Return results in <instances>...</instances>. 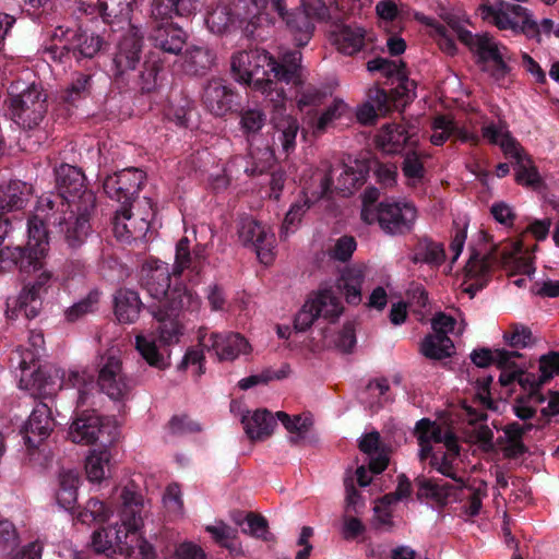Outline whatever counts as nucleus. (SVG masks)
<instances>
[{"label": "nucleus", "mask_w": 559, "mask_h": 559, "mask_svg": "<svg viewBox=\"0 0 559 559\" xmlns=\"http://www.w3.org/2000/svg\"><path fill=\"white\" fill-rule=\"evenodd\" d=\"M409 135L404 127L396 123L383 126L376 136L377 145L388 154H400L409 143Z\"/></svg>", "instance_id": "obj_34"}, {"label": "nucleus", "mask_w": 559, "mask_h": 559, "mask_svg": "<svg viewBox=\"0 0 559 559\" xmlns=\"http://www.w3.org/2000/svg\"><path fill=\"white\" fill-rule=\"evenodd\" d=\"M474 52L477 53V62L487 66L488 61L495 62L506 57L508 55V48L506 46H499L489 34L485 33L478 36Z\"/></svg>", "instance_id": "obj_45"}, {"label": "nucleus", "mask_w": 559, "mask_h": 559, "mask_svg": "<svg viewBox=\"0 0 559 559\" xmlns=\"http://www.w3.org/2000/svg\"><path fill=\"white\" fill-rule=\"evenodd\" d=\"M80 475L76 471L68 469L59 473V488L56 493L58 504L64 510L74 509L78 501Z\"/></svg>", "instance_id": "obj_37"}, {"label": "nucleus", "mask_w": 559, "mask_h": 559, "mask_svg": "<svg viewBox=\"0 0 559 559\" xmlns=\"http://www.w3.org/2000/svg\"><path fill=\"white\" fill-rule=\"evenodd\" d=\"M299 50L284 52L275 59L264 49L241 50L233 53L230 70L240 84L262 93L275 110L285 109L287 99L283 83L298 86L302 83Z\"/></svg>", "instance_id": "obj_1"}, {"label": "nucleus", "mask_w": 559, "mask_h": 559, "mask_svg": "<svg viewBox=\"0 0 559 559\" xmlns=\"http://www.w3.org/2000/svg\"><path fill=\"white\" fill-rule=\"evenodd\" d=\"M275 418H277L292 435L288 441L293 445H298L300 441L305 439L311 426V421L308 418H302L300 415L292 417L282 411L275 413Z\"/></svg>", "instance_id": "obj_43"}, {"label": "nucleus", "mask_w": 559, "mask_h": 559, "mask_svg": "<svg viewBox=\"0 0 559 559\" xmlns=\"http://www.w3.org/2000/svg\"><path fill=\"white\" fill-rule=\"evenodd\" d=\"M515 181L519 185L530 187L534 190L543 186V179L537 168L533 165L527 166L524 163L516 166Z\"/></svg>", "instance_id": "obj_57"}, {"label": "nucleus", "mask_w": 559, "mask_h": 559, "mask_svg": "<svg viewBox=\"0 0 559 559\" xmlns=\"http://www.w3.org/2000/svg\"><path fill=\"white\" fill-rule=\"evenodd\" d=\"M267 3V0H237L234 9L223 3L209 7L205 25L212 34L219 36L239 28L249 39H263L264 29L274 26Z\"/></svg>", "instance_id": "obj_6"}, {"label": "nucleus", "mask_w": 559, "mask_h": 559, "mask_svg": "<svg viewBox=\"0 0 559 559\" xmlns=\"http://www.w3.org/2000/svg\"><path fill=\"white\" fill-rule=\"evenodd\" d=\"M143 306L135 290L120 288L115 295V314L121 323L134 322Z\"/></svg>", "instance_id": "obj_35"}, {"label": "nucleus", "mask_w": 559, "mask_h": 559, "mask_svg": "<svg viewBox=\"0 0 559 559\" xmlns=\"http://www.w3.org/2000/svg\"><path fill=\"white\" fill-rule=\"evenodd\" d=\"M150 312L158 322L159 342L167 346L178 343L183 334V325L179 320L181 311L151 307Z\"/></svg>", "instance_id": "obj_29"}, {"label": "nucleus", "mask_w": 559, "mask_h": 559, "mask_svg": "<svg viewBox=\"0 0 559 559\" xmlns=\"http://www.w3.org/2000/svg\"><path fill=\"white\" fill-rule=\"evenodd\" d=\"M409 247V261L414 264H427L430 267H439L445 261V251L442 242L435 241L431 237L414 236Z\"/></svg>", "instance_id": "obj_26"}, {"label": "nucleus", "mask_w": 559, "mask_h": 559, "mask_svg": "<svg viewBox=\"0 0 559 559\" xmlns=\"http://www.w3.org/2000/svg\"><path fill=\"white\" fill-rule=\"evenodd\" d=\"M466 280H486L489 283L491 276V258L473 251L464 267Z\"/></svg>", "instance_id": "obj_48"}, {"label": "nucleus", "mask_w": 559, "mask_h": 559, "mask_svg": "<svg viewBox=\"0 0 559 559\" xmlns=\"http://www.w3.org/2000/svg\"><path fill=\"white\" fill-rule=\"evenodd\" d=\"M111 513L112 511L104 501L97 498H91L84 509L79 513L78 518L82 523H104L109 520Z\"/></svg>", "instance_id": "obj_53"}, {"label": "nucleus", "mask_w": 559, "mask_h": 559, "mask_svg": "<svg viewBox=\"0 0 559 559\" xmlns=\"http://www.w3.org/2000/svg\"><path fill=\"white\" fill-rule=\"evenodd\" d=\"M539 371L542 382H548L555 376L559 374V353L549 352L539 358Z\"/></svg>", "instance_id": "obj_63"}, {"label": "nucleus", "mask_w": 559, "mask_h": 559, "mask_svg": "<svg viewBox=\"0 0 559 559\" xmlns=\"http://www.w3.org/2000/svg\"><path fill=\"white\" fill-rule=\"evenodd\" d=\"M241 423L247 437L252 442L271 437L277 425L275 416L265 408L257 409L251 416L243 415Z\"/></svg>", "instance_id": "obj_30"}, {"label": "nucleus", "mask_w": 559, "mask_h": 559, "mask_svg": "<svg viewBox=\"0 0 559 559\" xmlns=\"http://www.w3.org/2000/svg\"><path fill=\"white\" fill-rule=\"evenodd\" d=\"M453 341L448 335L428 334L420 344V353L428 359L442 360L452 356Z\"/></svg>", "instance_id": "obj_39"}, {"label": "nucleus", "mask_w": 559, "mask_h": 559, "mask_svg": "<svg viewBox=\"0 0 559 559\" xmlns=\"http://www.w3.org/2000/svg\"><path fill=\"white\" fill-rule=\"evenodd\" d=\"M119 501L120 526L103 527L92 534L94 550L108 558L130 557L134 552L135 546L129 543V534L139 531L143 525V496L133 480L121 489Z\"/></svg>", "instance_id": "obj_5"}, {"label": "nucleus", "mask_w": 559, "mask_h": 559, "mask_svg": "<svg viewBox=\"0 0 559 559\" xmlns=\"http://www.w3.org/2000/svg\"><path fill=\"white\" fill-rule=\"evenodd\" d=\"M97 302L98 293H90L86 298L74 304L66 311L67 320L70 322L79 320L82 316L92 312Z\"/></svg>", "instance_id": "obj_62"}, {"label": "nucleus", "mask_w": 559, "mask_h": 559, "mask_svg": "<svg viewBox=\"0 0 559 559\" xmlns=\"http://www.w3.org/2000/svg\"><path fill=\"white\" fill-rule=\"evenodd\" d=\"M85 181L80 168L61 164L55 168L56 192L39 198L44 210L57 209L67 216L74 212L73 225L66 230V243L71 249H79L85 242L91 231L90 217L96 207V195Z\"/></svg>", "instance_id": "obj_2"}, {"label": "nucleus", "mask_w": 559, "mask_h": 559, "mask_svg": "<svg viewBox=\"0 0 559 559\" xmlns=\"http://www.w3.org/2000/svg\"><path fill=\"white\" fill-rule=\"evenodd\" d=\"M93 73L75 72L70 85L58 96V107L64 109L67 115L78 102L91 96L93 87Z\"/></svg>", "instance_id": "obj_27"}, {"label": "nucleus", "mask_w": 559, "mask_h": 559, "mask_svg": "<svg viewBox=\"0 0 559 559\" xmlns=\"http://www.w3.org/2000/svg\"><path fill=\"white\" fill-rule=\"evenodd\" d=\"M185 270L199 274L201 272L193 254L190 250V240L182 237L176 245L175 264L173 266V276L178 281Z\"/></svg>", "instance_id": "obj_41"}, {"label": "nucleus", "mask_w": 559, "mask_h": 559, "mask_svg": "<svg viewBox=\"0 0 559 559\" xmlns=\"http://www.w3.org/2000/svg\"><path fill=\"white\" fill-rule=\"evenodd\" d=\"M246 524L247 527L242 528L245 533L249 532L254 537L269 540V523L263 515L249 512L246 515Z\"/></svg>", "instance_id": "obj_61"}, {"label": "nucleus", "mask_w": 559, "mask_h": 559, "mask_svg": "<svg viewBox=\"0 0 559 559\" xmlns=\"http://www.w3.org/2000/svg\"><path fill=\"white\" fill-rule=\"evenodd\" d=\"M153 17L148 39L155 49L163 53L179 56L187 43L188 35L182 27L175 24L173 19Z\"/></svg>", "instance_id": "obj_21"}, {"label": "nucleus", "mask_w": 559, "mask_h": 559, "mask_svg": "<svg viewBox=\"0 0 559 559\" xmlns=\"http://www.w3.org/2000/svg\"><path fill=\"white\" fill-rule=\"evenodd\" d=\"M182 71L190 76H203L213 67L216 53L207 46H189L181 56Z\"/></svg>", "instance_id": "obj_28"}, {"label": "nucleus", "mask_w": 559, "mask_h": 559, "mask_svg": "<svg viewBox=\"0 0 559 559\" xmlns=\"http://www.w3.org/2000/svg\"><path fill=\"white\" fill-rule=\"evenodd\" d=\"M346 110V104L343 100H334L326 107L316 123V132L323 133L330 123L340 118Z\"/></svg>", "instance_id": "obj_59"}, {"label": "nucleus", "mask_w": 559, "mask_h": 559, "mask_svg": "<svg viewBox=\"0 0 559 559\" xmlns=\"http://www.w3.org/2000/svg\"><path fill=\"white\" fill-rule=\"evenodd\" d=\"M47 96L35 84L9 98V109L13 121L23 129H34L47 112Z\"/></svg>", "instance_id": "obj_13"}, {"label": "nucleus", "mask_w": 559, "mask_h": 559, "mask_svg": "<svg viewBox=\"0 0 559 559\" xmlns=\"http://www.w3.org/2000/svg\"><path fill=\"white\" fill-rule=\"evenodd\" d=\"M74 212L69 216L60 210H44L39 201L36 212L27 221V243L16 247H4L0 249V263L16 266L21 272L38 271L43 267V261L49 248L48 226L58 228V231L66 236L68 226L73 225Z\"/></svg>", "instance_id": "obj_4"}, {"label": "nucleus", "mask_w": 559, "mask_h": 559, "mask_svg": "<svg viewBox=\"0 0 559 559\" xmlns=\"http://www.w3.org/2000/svg\"><path fill=\"white\" fill-rule=\"evenodd\" d=\"M107 425L94 409L78 412L70 425L68 436L73 443L94 444L104 435Z\"/></svg>", "instance_id": "obj_22"}, {"label": "nucleus", "mask_w": 559, "mask_h": 559, "mask_svg": "<svg viewBox=\"0 0 559 559\" xmlns=\"http://www.w3.org/2000/svg\"><path fill=\"white\" fill-rule=\"evenodd\" d=\"M368 174L369 169L364 164L356 163L355 166H348L340 163L336 167L330 168L321 179L320 190L317 192L316 200L331 198L333 187L344 197L350 195L355 189L366 182Z\"/></svg>", "instance_id": "obj_14"}, {"label": "nucleus", "mask_w": 559, "mask_h": 559, "mask_svg": "<svg viewBox=\"0 0 559 559\" xmlns=\"http://www.w3.org/2000/svg\"><path fill=\"white\" fill-rule=\"evenodd\" d=\"M204 0H153L152 16L156 19L189 17L203 5Z\"/></svg>", "instance_id": "obj_32"}, {"label": "nucleus", "mask_w": 559, "mask_h": 559, "mask_svg": "<svg viewBox=\"0 0 559 559\" xmlns=\"http://www.w3.org/2000/svg\"><path fill=\"white\" fill-rule=\"evenodd\" d=\"M108 451H93L86 459L85 472L90 481L99 483L105 478V466L109 464Z\"/></svg>", "instance_id": "obj_54"}, {"label": "nucleus", "mask_w": 559, "mask_h": 559, "mask_svg": "<svg viewBox=\"0 0 559 559\" xmlns=\"http://www.w3.org/2000/svg\"><path fill=\"white\" fill-rule=\"evenodd\" d=\"M146 175L138 168H126L109 175L103 182L104 192L108 198L131 207L138 198Z\"/></svg>", "instance_id": "obj_16"}, {"label": "nucleus", "mask_w": 559, "mask_h": 559, "mask_svg": "<svg viewBox=\"0 0 559 559\" xmlns=\"http://www.w3.org/2000/svg\"><path fill=\"white\" fill-rule=\"evenodd\" d=\"M522 354L519 350H508L504 348H490L483 347L474 349L471 354V359L479 368H486L490 365H496L499 369H504L514 365V360L521 358Z\"/></svg>", "instance_id": "obj_33"}, {"label": "nucleus", "mask_w": 559, "mask_h": 559, "mask_svg": "<svg viewBox=\"0 0 559 559\" xmlns=\"http://www.w3.org/2000/svg\"><path fill=\"white\" fill-rule=\"evenodd\" d=\"M142 225L143 226L138 233L133 227L131 207L121 206L120 210L116 212L112 219V231L118 240L130 242L132 239H136L144 235V231L147 230L148 226L145 221H142Z\"/></svg>", "instance_id": "obj_38"}, {"label": "nucleus", "mask_w": 559, "mask_h": 559, "mask_svg": "<svg viewBox=\"0 0 559 559\" xmlns=\"http://www.w3.org/2000/svg\"><path fill=\"white\" fill-rule=\"evenodd\" d=\"M238 238L245 247L253 248L259 261L265 265L274 260L275 235L266 225L252 216H242L238 222Z\"/></svg>", "instance_id": "obj_15"}, {"label": "nucleus", "mask_w": 559, "mask_h": 559, "mask_svg": "<svg viewBox=\"0 0 559 559\" xmlns=\"http://www.w3.org/2000/svg\"><path fill=\"white\" fill-rule=\"evenodd\" d=\"M52 274L43 271L34 282L26 284L17 298L8 300V317H19L23 314L26 319H34L38 316L41 308V295L46 293Z\"/></svg>", "instance_id": "obj_18"}, {"label": "nucleus", "mask_w": 559, "mask_h": 559, "mask_svg": "<svg viewBox=\"0 0 559 559\" xmlns=\"http://www.w3.org/2000/svg\"><path fill=\"white\" fill-rule=\"evenodd\" d=\"M52 274L43 271L34 282L26 284L17 298L8 300V317H19L23 314L26 319H34L38 316L41 308V295L46 293Z\"/></svg>", "instance_id": "obj_17"}, {"label": "nucleus", "mask_w": 559, "mask_h": 559, "mask_svg": "<svg viewBox=\"0 0 559 559\" xmlns=\"http://www.w3.org/2000/svg\"><path fill=\"white\" fill-rule=\"evenodd\" d=\"M317 192L312 193V198L306 197L302 201L295 202L290 205L288 212L282 224L280 237H287L289 233H293L297 225L300 223L305 213L317 202Z\"/></svg>", "instance_id": "obj_46"}, {"label": "nucleus", "mask_w": 559, "mask_h": 559, "mask_svg": "<svg viewBox=\"0 0 559 559\" xmlns=\"http://www.w3.org/2000/svg\"><path fill=\"white\" fill-rule=\"evenodd\" d=\"M57 43L45 48V53L60 63L74 59L78 62L93 59L106 45L102 36L82 28V26H58L52 34Z\"/></svg>", "instance_id": "obj_10"}, {"label": "nucleus", "mask_w": 559, "mask_h": 559, "mask_svg": "<svg viewBox=\"0 0 559 559\" xmlns=\"http://www.w3.org/2000/svg\"><path fill=\"white\" fill-rule=\"evenodd\" d=\"M417 486V498H428L437 502L444 503V495L439 493L438 480L426 478L425 476H418L415 479Z\"/></svg>", "instance_id": "obj_58"}, {"label": "nucleus", "mask_w": 559, "mask_h": 559, "mask_svg": "<svg viewBox=\"0 0 559 559\" xmlns=\"http://www.w3.org/2000/svg\"><path fill=\"white\" fill-rule=\"evenodd\" d=\"M356 247L357 242L355 238L353 236L345 235L336 240L334 247L330 251V255L334 260L346 262L352 258Z\"/></svg>", "instance_id": "obj_60"}, {"label": "nucleus", "mask_w": 559, "mask_h": 559, "mask_svg": "<svg viewBox=\"0 0 559 559\" xmlns=\"http://www.w3.org/2000/svg\"><path fill=\"white\" fill-rule=\"evenodd\" d=\"M135 348L141 357L152 367L165 369L168 364L159 353L154 337L139 334L135 336Z\"/></svg>", "instance_id": "obj_44"}, {"label": "nucleus", "mask_w": 559, "mask_h": 559, "mask_svg": "<svg viewBox=\"0 0 559 559\" xmlns=\"http://www.w3.org/2000/svg\"><path fill=\"white\" fill-rule=\"evenodd\" d=\"M367 69L370 72H380L388 79L395 78L397 81L395 93L405 96V102L416 96L414 92L416 82L408 79L406 64L403 61L397 63L386 58L377 57L367 62Z\"/></svg>", "instance_id": "obj_25"}, {"label": "nucleus", "mask_w": 559, "mask_h": 559, "mask_svg": "<svg viewBox=\"0 0 559 559\" xmlns=\"http://www.w3.org/2000/svg\"><path fill=\"white\" fill-rule=\"evenodd\" d=\"M199 343L203 345L207 352L213 350L219 360H234L240 354H246L249 343L239 333H211L206 340L205 335L200 332Z\"/></svg>", "instance_id": "obj_24"}, {"label": "nucleus", "mask_w": 559, "mask_h": 559, "mask_svg": "<svg viewBox=\"0 0 559 559\" xmlns=\"http://www.w3.org/2000/svg\"><path fill=\"white\" fill-rule=\"evenodd\" d=\"M331 37L337 50L347 56H354L366 44V31L357 25L336 26Z\"/></svg>", "instance_id": "obj_31"}, {"label": "nucleus", "mask_w": 559, "mask_h": 559, "mask_svg": "<svg viewBox=\"0 0 559 559\" xmlns=\"http://www.w3.org/2000/svg\"><path fill=\"white\" fill-rule=\"evenodd\" d=\"M141 286L154 300L147 306L160 309H171L173 311H197L201 306V300L186 285L176 281L173 271L165 262H155L154 265L142 269Z\"/></svg>", "instance_id": "obj_8"}, {"label": "nucleus", "mask_w": 559, "mask_h": 559, "mask_svg": "<svg viewBox=\"0 0 559 559\" xmlns=\"http://www.w3.org/2000/svg\"><path fill=\"white\" fill-rule=\"evenodd\" d=\"M483 17L499 29H511L524 34L528 38H539L540 29L536 21L520 4L506 1L484 3L479 7Z\"/></svg>", "instance_id": "obj_12"}, {"label": "nucleus", "mask_w": 559, "mask_h": 559, "mask_svg": "<svg viewBox=\"0 0 559 559\" xmlns=\"http://www.w3.org/2000/svg\"><path fill=\"white\" fill-rule=\"evenodd\" d=\"M32 192V186L21 180L0 186V245L11 229L9 213L22 211L29 202Z\"/></svg>", "instance_id": "obj_19"}, {"label": "nucleus", "mask_w": 559, "mask_h": 559, "mask_svg": "<svg viewBox=\"0 0 559 559\" xmlns=\"http://www.w3.org/2000/svg\"><path fill=\"white\" fill-rule=\"evenodd\" d=\"M114 401H123L129 397L135 382L122 371V361L119 356L108 353L100 357L98 364V377L87 370H70L62 376L61 389H75L78 392V406L87 403L93 394L95 385Z\"/></svg>", "instance_id": "obj_7"}, {"label": "nucleus", "mask_w": 559, "mask_h": 559, "mask_svg": "<svg viewBox=\"0 0 559 559\" xmlns=\"http://www.w3.org/2000/svg\"><path fill=\"white\" fill-rule=\"evenodd\" d=\"M373 174L378 183L383 188H391L396 183L397 167L395 164L376 163Z\"/></svg>", "instance_id": "obj_64"}, {"label": "nucleus", "mask_w": 559, "mask_h": 559, "mask_svg": "<svg viewBox=\"0 0 559 559\" xmlns=\"http://www.w3.org/2000/svg\"><path fill=\"white\" fill-rule=\"evenodd\" d=\"M202 103L206 110L215 117H225L240 107V95L224 80H210L202 94Z\"/></svg>", "instance_id": "obj_20"}, {"label": "nucleus", "mask_w": 559, "mask_h": 559, "mask_svg": "<svg viewBox=\"0 0 559 559\" xmlns=\"http://www.w3.org/2000/svg\"><path fill=\"white\" fill-rule=\"evenodd\" d=\"M55 427L53 418L46 404H38L23 426L21 432L28 451L39 449L41 443L50 436Z\"/></svg>", "instance_id": "obj_23"}, {"label": "nucleus", "mask_w": 559, "mask_h": 559, "mask_svg": "<svg viewBox=\"0 0 559 559\" xmlns=\"http://www.w3.org/2000/svg\"><path fill=\"white\" fill-rule=\"evenodd\" d=\"M368 104L373 105L379 115H386L396 108L405 96L396 94L395 90L388 93L384 88L374 86L368 91Z\"/></svg>", "instance_id": "obj_47"}, {"label": "nucleus", "mask_w": 559, "mask_h": 559, "mask_svg": "<svg viewBox=\"0 0 559 559\" xmlns=\"http://www.w3.org/2000/svg\"><path fill=\"white\" fill-rule=\"evenodd\" d=\"M269 11L274 16V25H285L297 47H305L312 38L314 24L312 19H330V7L324 0H301V7L288 10L285 0H267Z\"/></svg>", "instance_id": "obj_9"}, {"label": "nucleus", "mask_w": 559, "mask_h": 559, "mask_svg": "<svg viewBox=\"0 0 559 559\" xmlns=\"http://www.w3.org/2000/svg\"><path fill=\"white\" fill-rule=\"evenodd\" d=\"M191 110L190 100L180 98L178 102H170L166 116L177 126L188 128Z\"/></svg>", "instance_id": "obj_56"}, {"label": "nucleus", "mask_w": 559, "mask_h": 559, "mask_svg": "<svg viewBox=\"0 0 559 559\" xmlns=\"http://www.w3.org/2000/svg\"><path fill=\"white\" fill-rule=\"evenodd\" d=\"M239 126L241 131L248 138L255 135L265 124L266 115L258 107H245L239 110Z\"/></svg>", "instance_id": "obj_49"}, {"label": "nucleus", "mask_w": 559, "mask_h": 559, "mask_svg": "<svg viewBox=\"0 0 559 559\" xmlns=\"http://www.w3.org/2000/svg\"><path fill=\"white\" fill-rule=\"evenodd\" d=\"M512 60L511 55L492 62L491 66H483L481 70L487 72L496 84L503 87L506 86L507 79L511 75L512 68L509 62Z\"/></svg>", "instance_id": "obj_55"}, {"label": "nucleus", "mask_w": 559, "mask_h": 559, "mask_svg": "<svg viewBox=\"0 0 559 559\" xmlns=\"http://www.w3.org/2000/svg\"><path fill=\"white\" fill-rule=\"evenodd\" d=\"M503 340L512 348H526L535 344V337L532 330L522 323H511L503 333Z\"/></svg>", "instance_id": "obj_50"}, {"label": "nucleus", "mask_w": 559, "mask_h": 559, "mask_svg": "<svg viewBox=\"0 0 559 559\" xmlns=\"http://www.w3.org/2000/svg\"><path fill=\"white\" fill-rule=\"evenodd\" d=\"M143 48L141 29L131 25L118 40L112 58V82L120 92L151 94L157 90L163 61L155 51H151L143 60Z\"/></svg>", "instance_id": "obj_3"}, {"label": "nucleus", "mask_w": 559, "mask_h": 559, "mask_svg": "<svg viewBox=\"0 0 559 559\" xmlns=\"http://www.w3.org/2000/svg\"><path fill=\"white\" fill-rule=\"evenodd\" d=\"M135 0H98V14L107 24L116 20L126 22L130 20L132 5Z\"/></svg>", "instance_id": "obj_40"}, {"label": "nucleus", "mask_w": 559, "mask_h": 559, "mask_svg": "<svg viewBox=\"0 0 559 559\" xmlns=\"http://www.w3.org/2000/svg\"><path fill=\"white\" fill-rule=\"evenodd\" d=\"M36 357L33 352H26L22 355L20 360V369L22 371L21 383H25V386L28 385L36 386L37 389L43 388V373L38 367L35 365Z\"/></svg>", "instance_id": "obj_52"}, {"label": "nucleus", "mask_w": 559, "mask_h": 559, "mask_svg": "<svg viewBox=\"0 0 559 559\" xmlns=\"http://www.w3.org/2000/svg\"><path fill=\"white\" fill-rule=\"evenodd\" d=\"M401 169L412 186L421 182L426 175L420 155L415 150H408L404 154Z\"/></svg>", "instance_id": "obj_51"}, {"label": "nucleus", "mask_w": 559, "mask_h": 559, "mask_svg": "<svg viewBox=\"0 0 559 559\" xmlns=\"http://www.w3.org/2000/svg\"><path fill=\"white\" fill-rule=\"evenodd\" d=\"M361 219L372 225L378 223L383 233L390 236L409 234L417 219V209L409 202L384 200L378 203L377 209L361 210Z\"/></svg>", "instance_id": "obj_11"}, {"label": "nucleus", "mask_w": 559, "mask_h": 559, "mask_svg": "<svg viewBox=\"0 0 559 559\" xmlns=\"http://www.w3.org/2000/svg\"><path fill=\"white\" fill-rule=\"evenodd\" d=\"M274 127L278 132L283 152L289 155L296 148V138L299 131L298 120L292 116H284L274 122Z\"/></svg>", "instance_id": "obj_42"}, {"label": "nucleus", "mask_w": 559, "mask_h": 559, "mask_svg": "<svg viewBox=\"0 0 559 559\" xmlns=\"http://www.w3.org/2000/svg\"><path fill=\"white\" fill-rule=\"evenodd\" d=\"M310 302L317 318L322 317L331 323H334L344 311L340 298L332 288L319 290L314 298L310 299Z\"/></svg>", "instance_id": "obj_36"}]
</instances>
